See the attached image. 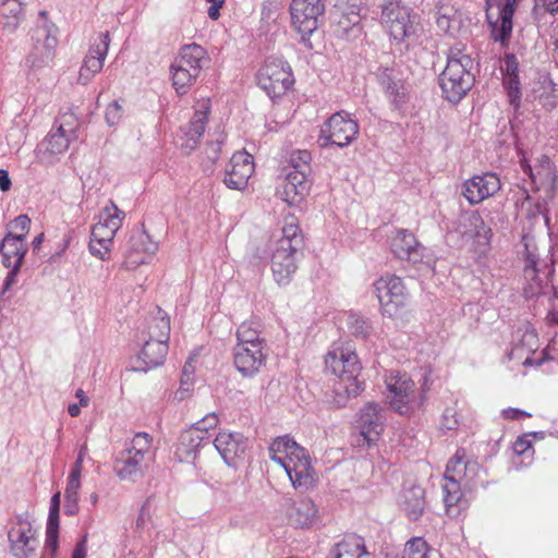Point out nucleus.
<instances>
[{
	"instance_id": "obj_25",
	"label": "nucleus",
	"mask_w": 558,
	"mask_h": 558,
	"mask_svg": "<svg viewBox=\"0 0 558 558\" xmlns=\"http://www.w3.org/2000/svg\"><path fill=\"white\" fill-rule=\"evenodd\" d=\"M168 350L169 347L167 341L148 338L140 352L137 359L138 365L135 369L146 373L149 369L161 365L166 359Z\"/></svg>"
},
{
	"instance_id": "obj_40",
	"label": "nucleus",
	"mask_w": 558,
	"mask_h": 558,
	"mask_svg": "<svg viewBox=\"0 0 558 558\" xmlns=\"http://www.w3.org/2000/svg\"><path fill=\"white\" fill-rule=\"evenodd\" d=\"M476 228L483 229V218L477 211L464 213L457 220L456 231L462 236L472 239V233Z\"/></svg>"
},
{
	"instance_id": "obj_22",
	"label": "nucleus",
	"mask_w": 558,
	"mask_h": 558,
	"mask_svg": "<svg viewBox=\"0 0 558 558\" xmlns=\"http://www.w3.org/2000/svg\"><path fill=\"white\" fill-rule=\"evenodd\" d=\"M70 135L62 125L51 130L37 147V157L40 161L51 163L53 157L68 150Z\"/></svg>"
},
{
	"instance_id": "obj_20",
	"label": "nucleus",
	"mask_w": 558,
	"mask_h": 558,
	"mask_svg": "<svg viewBox=\"0 0 558 558\" xmlns=\"http://www.w3.org/2000/svg\"><path fill=\"white\" fill-rule=\"evenodd\" d=\"M391 251L397 258L416 265L423 259L424 247L417 242L412 232L400 229L392 238Z\"/></svg>"
},
{
	"instance_id": "obj_31",
	"label": "nucleus",
	"mask_w": 558,
	"mask_h": 558,
	"mask_svg": "<svg viewBox=\"0 0 558 558\" xmlns=\"http://www.w3.org/2000/svg\"><path fill=\"white\" fill-rule=\"evenodd\" d=\"M11 550L17 558H33L37 546V541L32 534V529L27 531L22 529H11L9 532Z\"/></svg>"
},
{
	"instance_id": "obj_30",
	"label": "nucleus",
	"mask_w": 558,
	"mask_h": 558,
	"mask_svg": "<svg viewBox=\"0 0 558 558\" xmlns=\"http://www.w3.org/2000/svg\"><path fill=\"white\" fill-rule=\"evenodd\" d=\"M327 558H371L364 539L355 534L344 537L333 545Z\"/></svg>"
},
{
	"instance_id": "obj_26",
	"label": "nucleus",
	"mask_w": 558,
	"mask_h": 558,
	"mask_svg": "<svg viewBox=\"0 0 558 558\" xmlns=\"http://www.w3.org/2000/svg\"><path fill=\"white\" fill-rule=\"evenodd\" d=\"M24 234H13L8 232L2 241H0V253L2 255V264L10 268L13 265L21 267L27 247L24 245Z\"/></svg>"
},
{
	"instance_id": "obj_37",
	"label": "nucleus",
	"mask_w": 558,
	"mask_h": 558,
	"mask_svg": "<svg viewBox=\"0 0 558 558\" xmlns=\"http://www.w3.org/2000/svg\"><path fill=\"white\" fill-rule=\"evenodd\" d=\"M425 507L424 489L414 486L405 493L404 509L410 520L416 521L423 513Z\"/></svg>"
},
{
	"instance_id": "obj_52",
	"label": "nucleus",
	"mask_w": 558,
	"mask_h": 558,
	"mask_svg": "<svg viewBox=\"0 0 558 558\" xmlns=\"http://www.w3.org/2000/svg\"><path fill=\"white\" fill-rule=\"evenodd\" d=\"M504 83L508 88L510 101L513 104L521 95L519 75H506Z\"/></svg>"
},
{
	"instance_id": "obj_19",
	"label": "nucleus",
	"mask_w": 558,
	"mask_h": 558,
	"mask_svg": "<svg viewBox=\"0 0 558 558\" xmlns=\"http://www.w3.org/2000/svg\"><path fill=\"white\" fill-rule=\"evenodd\" d=\"M357 427L367 445H374L384 430L381 409L375 403L364 405L359 415Z\"/></svg>"
},
{
	"instance_id": "obj_61",
	"label": "nucleus",
	"mask_w": 558,
	"mask_h": 558,
	"mask_svg": "<svg viewBox=\"0 0 558 558\" xmlns=\"http://www.w3.org/2000/svg\"><path fill=\"white\" fill-rule=\"evenodd\" d=\"M492 236V230L490 228L486 227L485 222L483 221V229L482 228H476L474 230V232L472 233V239L475 238L477 240H485L486 242L489 241Z\"/></svg>"
},
{
	"instance_id": "obj_42",
	"label": "nucleus",
	"mask_w": 558,
	"mask_h": 558,
	"mask_svg": "<svg viewBox=\"0 0 558 558\" xmlns=\"http://www.w3.org/2000/svg\"><path fill=\"white\" fill-rule=\"evenodd\" d=\"M291 242V246L303 250L304 241L303 235L301 234L300 228L294 222H286L282 228V236L276 242Z\"/></svg>"
},
{
	"instance_id": "obj_23",
	"label": "nucleus",
	"mask_w": 558,
	"mask_h": 558,
	"mask_svg": "<svg viewBox=\"0 0 558 558\" xmlns=\"http://www.w3.org/2000/svg\"><path fill=\"white\" fill-rule=\"evenodd\" d=\"M214 446L228 465L234 464L246 450V441L240 433L220 432L214 440Z\"/></svg>"
},
{
	"instance_id": "obj_64",
	"label": "nucleus",
	"mask_w": 558,
	"mask_h": 558,
	"mask_svg": "<svg viewBox=\"0 0 558 558\" xmlns=\"http://www.w3.org/2000/svg\"><path fill=\"white\" fill-rule=\"evenodd\" d=\"M446 483L442 485V492H461L460 480L445 478Z\"/></svg>"
},
{
	"instance_id": "obj_4",
	"label": "nucleus",
	"mask_w": 558,
	"mask_h": 558,
	"mask_svg": "<svg viewBox=\"0 0 558 558\" xmlns=\"http://www.w3.org/2000/svg\"><path fill=\"white\" fill-rule=\"evenodd\" d=\"M205 48L195 43L184 45L170 65L172 85L179 95H185L196 83L202 70L208 65Z\"/></svg>"
},
{
	"instance_id": "obj_57",
	"label": "nucleus",
	"mask_w": 558,
	"mask_h": 558,
	"mask_svg": "<svg viewBox=\"0 0 558 558\" xmlns=\"http://www.w3.org/2000/svg\"><path fill=\"white\" fill-rule=\"evenodd\" d=\"M221 143H222L221 141L216 140V141H211L207 144L205 154H206L207 159L211 163H215L219 158V155L221 151Z\"/></svg>"
},
{
	"instance_id": "obj_47",
	"label": "nucleus",
	"mask_w": 558,
	"mask_h": 558,
	"mask_svg": "<svg viewBox=\"0 0 558 558\" xmlns=\"http://www.w3.org/2000/svg\"><path fill=\"white\" fill-rule=\"evenodd\" d=\"M281 9V1L266 0L262 7V19L265 21H276Z\"/></svg>"
},
{
	"instance_id": "obj_29",
	"label": "nucleus",
	"mask_w": 558,
	"mask_h": 558,
	"mask_svg": "<svg viewBox=\"0 0 558 558\" xmlns=\"http://www.w3.org/2000/svg\"><path fill=\"white\" fill-rule=\"evenodd\" d=\"M330 19L335 35L341 39H351L361 33V15H351L335 8L330 12Z\"/></svg>"
},
{
	"instance_id": "obj_50",
	"label": "nucleus",
	"mask_w": 558,
	"mask_h": 558,
	"mask_svg": "<svg viewBox=\"0 0 558 558\" xmlns=\"http://www.w3.org/2000/svg\"><path fill=\"white\" fill-rule=\"evenodd\" d=\"M2 5L4 10L2 12L3 19L17 17L24 19L22 3L17 0H3Z\"/></svg>"
},
{
	"instance_id": "obj_28",
	"label": "nucleus",
	"mask_w": 558,
	"mask_h": 558,
	"mask_svg": "<svg viewBox=\"0 0 558 558\" xmlns=\"http://www.w3.org/2000/svg\"><path fill=\"white\" fill-rule=\"evenodd\" d=\"M289 524L296 529L310 527L317 519V508L313 500L294 501L287 510Z\"/></svg>"
},
{
	"instance_id": "obj_63",
	"label": "nucleus",
	"mask_w": 558,
	"mask_h": 558,
	"mask_svg": "<svg viewBox=\"0 0 558 558\" xmlns=\"http://www.w3.org/2000/svg\"><path fill=\"white\" fill-rule=\"evenodd\" d=\"M71 558H86V536L75 546Z\"/></svg>"
},
{
	"instance_id": "obj_12",
	"label": "nucleus",
	"mask_w": 558,
	"mask_h": 558,
	"mask_svg": "<svg viewBox=\"0 0 558 558\" xmlns=\"http://www.w3.org/2000/svg\"><path fill=\"white\" fill-rule=\"evenodd\" d=\"M383 22L389 28L390 35L397 41H402L416 33L415 16L410 9L399 3H389L383 8Z\"/></svg>"
},
{
	"instance_id": "obj_54",
	"label": "nucleus",
	"mask_w": 558,
	"mask_h": 558,
	"mask_svg": "<svg viewBox=\"0 0 558 558\" xmlns=\"http://www.w3.org/2000/svg\"><path fill=\"white\" fill-rule=\"evenodd\" d=\"M80 487H81L80 477H75V475H69L66 488L64 492V499L77 500Z\"/></svg>"
},
{
	"instance_id": "obj_24",
	"label": "nucleus",
	"mask_w": 558,
	"mask_h": 558,
	"mask_svg": "<svg viewBox=\"0 0 558 558\" xmlns=\"http://www.w3.org/2000/svg\"><path fill=\"white\" fill-rule=\"evenodd\" d=\"M380 85L389 98L393 110L402 112L409 100L408 90L401 78L395 75L393 70L385 69L380 76Z\"/></svg>"
},
{
	"instance_id": "obj_17",
	"label": "nucleus",
	"mask_w": 558,
	"mask_h": 558,
	"mask_svg": "<svg viewBox=\"0 0 558 558\" xmlns=\"http://www.w3.org/2000/svg\"><path fill=\"white\" fill-rule=\"evenodd\" d=\"M124 216V213L111 203V207H106L101 215L104 221H99L93 227L90 235L98 241V244L106 252H109V245L120 229Z\"/></svg>"
},
{
	"instance_id": "obj_55",
	"label": "nucleus",
	"mask_w": 558,
	"mask_h": 558,
	"mask_svg": "<svg viewBox=\"0 0 558 558\" xmlns=\"http://www.w3.org/2000/svg\"><path fill=\"white\" fill-rule=\"evenodd\" d=\"M501 70L505 71V75H519V62L513 53L505 54Z\"/></svg>"
},
{
	"instance_id": "obj_8",
	"label": "nucleus",
	"mask_w": 558,
	"mask_h": 558,
	"mask_svg": "<svg viewBox=\"0 0 558 558\" xmlns=\"http://www.w3.org/2000/svg\"><path fill=\"white\" fill-rule=\"evenodd\" d=\"M359 129L357 121L348 112H336L322 125L317 143L322 148L329 145L345 147L356 138Z\"/></svg>"
},
{
	"instance_id": "obj_9",
	"label": "nucleus",
	"mask_w": 558,
	"mask_h": 558,
	"mask_svg": "<svg viewBox=\"0 0 558 558\" xmlns=\"http://www.w3.org/2000/svg\"><path fill=\"white\" fill-rule=\"evenodd\" d=\"M374 287L383 315L393 317L405 305L408 291L400 277L393 275L381 277Z\"/></svg>"
},
{
	"instance_id": "obj_45",
	"label": "nucleus",
	"mask_w": 558,
	"mask_h": 558,
	"mask_svg": "<svg viewBox=\"0 0 558 558\" xmlns=\"http://www.w3.org/2000/svg\"><path fill=\"white\" fill-rule=\"evenodd\" d=\"M444 502L448 514L456 515L463 507L465 501L462 499L461 492H442Z\"/></svg>"
},
{
	"instance_id": "obj_34",
	"label": "nucleus",
	"mask_w": 558,
	"mask_h": 558,
	"mask_svg": "<svg viewBox=\"0 0 558 558\" xmlns=\"http://www.w3.org/2000/svg\"><path fill=\"white\" fill-rule=\"evenodd\" d=\"M155 312V315L148 323V338L168 342L170 337V317L159 306L156 307Z\"/></svg>"
},
{
	"instance_id": "obj_5",
	"label": "nucleus",
	"mask_w": 558,
	"mask_h": 558,
	"mask_svg": "<svg viewBox=\"0 0 558 558\" xmlns=\"http://www.w3.org/2000/svg\"><path fill=\"white\" fill-rule=\"evenodd\" d=\"M326 9V0H292L290 15L292 27L300 35L303 45L312 49L311 36L318 28V19Z\"/></svg>"
},
{
	"instance_id": "obj_33",
	"label": "nucleus",
	"mask_w": 558,
	"mask_h": 558,
	"mask_svg": "<svg viewBox=\"0 0 558 558\" xmlns=\"http://www.w3.org/2000/svg\"><path fill=\"white\" fill-rule=\"evenodd\" d=\"M59 511L60 493L51 497L47 527H46V548L52 553L57 551L59 543Z\"/></svg>"
},
{
	"instance_id": "obj_2",
	"label": "nucleus",
	"mask_w": 558,
	"mask_h": 558,
	"mask_svg": "<svg viewBox=\"0 0 558 558\" xmlns=\"http://www.w3.org/2000/svg\"><path fill=\"white\" fill-rule=\"evenodd\" d=\"M271 459L288 474L294 488L307 490L316 483V473L307 451L289 436L278 437L270 446Z\"/></svg>"
},
{
	"instance_id": "obj_1",
	"label": "nucleus",
	"mask_w": 558,
	"mask_h": 558,
	"mask_svg": "<svg viewBox=\"0 0 558 558\" xmlns=\"http://www.w3.org/2000/svg\"><path fill=\"white\" fill-rule=\"evenodd\" d=\"M326 367L338 377L333 385V401L337 408L345 405L349 398H355L365 388V381L360 379L362 366L357 355L351 350H337L326 355Z\"/></svg>"
},
{
	"instance_id": "obj_18",
	"label": "nucleus",
	"mask_w": 558,
	"mask_h": 558,
	"mask_svg": "<svg viewBox=\"0 0 558 558\" xmlns=\"http://www.w3.org/2000/svg\"><path fill=\"white\" fill-rule=\"evenodd\" d=\"M109 44L110 35L109 32H106L99 36V43L90 47L80 70L78 82L81 84L86 85L92 77L100 72L108 52Z\"/></svg>"
},
{
	"instance_id": "obj_15",
	"label": "nucleus",
	"mask_w": 558,
	"mask_h": 558,
	"mask_svg": "<svg viewBox=\"0 0 558 558\" xmlns=\"http://www.w3.org/2000/svg\"><path fill=\"white\" fill-rule=\"evenodd\" d=\"M264 350L265 347H258V344L252 347L234 345L233 364L243 377L251 378L260 372L267 357Z\"/></svg>"
},
{
	"instance_id": "obj_51",
	"label": "nucleus",
	"mask_w": 558,
	"mask_h": 558,
	"mask_svg": "<svg viewBox=\"0 0 558 558\" xmlns=\"http://www.w3.org/2000/svg\"><path fill=\"white\" fill-rule=\"evenodd\" d=\"M122 116V107L117 100L108 105L105 113V119L110 126L117 125L120 122Z\"/></svg>"
},
{
	"instance_id": "obj_43",
	"label": "nucleus",
	"mask_w": 558,
	"mask_h": 558,
	"mask_svg": "<svg viewBox=\"0 0 558 558\" xmlns=\"http://www.w3.org/2000/svg\"><path fill=\"white\" fill-rule=\"evenodd\" d=\"M151 437L147 433H137L131 440L130 446L126 448L131 452L136 454H143V457H151Z\"/></svg>"
},
{
	"instance_id": "obj_7",
	"label": "nucleus",
	"mask_w": 558,
	"mask_h": 558,
	"mask_svg": "<svg viewBox=\"0 0 558 558\" xmlns=\"http://www.w3.org/2000/svg\"><path fill=\"white\" fill-rule=\"evenodd\" d=\"M256 80L271 99L284 95L294 82L290 65L279 58L267 59L258 70Z\"/></svg>"
},
{
	"instance_id": "obj_59",
	"label": "nucleus",
	"mask_w": 558,
	"mask_h": 558,
	"mask_svg": "<svg viewBox=\"0 0 558 558\" xmlns=\"http://www.w3.org/2000/svg\"><path fill=\"white\" fill-rule=\"evenodd\" d=\"M502 415L505 418H508V420H520L523 417L531 416V414L529 412L520 410V409H513V408L504 410Z\"/></svg>"
},
{
	"instance_id": "obj_3",
	"label": "nucleus",
	"mask_w": 558,
	"mask_h": 558,
	"mask_svg": "<svg viewBox=\"0 0 558 558\" xmlns=\"http://www.w3.org/2000/svg\"><path fill=\"white\" fill-rule=\"evenodd\" d=\"M472 68L473 60L463 47L456 45L448 50L447 65L439 75V86L448 101L459 102L471 90L475 81Z\"/></svg>"
},
{
	"instance_id": "obj_62",
	"label": "nucleus",
	"mask_w": 558,
	"mask_h": 558,
	"mask_svg": "<svg viewBox=\"0 0 558 558\" xmlns=\"http://www.w3.org/2000/svg\"><path fill=\"white\" fill-rule=\"evenodd\" d=\"M12 182L9 177V172L4 169H0V190L7 192L11 189Z\"/></svg>"
},
{
	"instance_id": "obj_21",
	"label": "nucleus",
	"mask_w": 558,
	"mask_h": 558,
	"mask_svg": "<svg viewBox=\"0 0 558 558\" xmlns=\"http://www.w3.org/2000/svg\"><path fill=\"white\" fill-rule=\"evenodd\" d=\"M208 110L206 107L204 110H196L193 114L190 123L180 129L178 134L177 144L186 154L194 150L203 136L206 123L208 121Z\"/></svg>"
},
{
	"instance_id": "obj_46",
	"label": "nucleus",
	"mask_w": 558,
	"mask_h": 558,
	"mask_svg": "<svg viewBox=\"0 0 558 558\" xmlns=\"http://www.w3.org/2000/svg\"><path fill=\"white\" fill-rule=\"evenodd\" d=\"M525 267L524 274L526 278L533 279L535 275L539 271L538 265V256L531 251L530 244L525 243Z\"/></svg>"
},
{
	"instance_id": "obj_48",
	"label": "nucleus",
	"mask_w": 558,
	"mask_h": 558,
	"mask_svg": "<svg viewBox=\"0 0 558 558\" xmlns=\"http://www.w3.org/2000/svg\"><path fill=\"white\" fill-rule=\"evenodd\" d=\"M440 427L444 430H456L459 427L458 413L454 408H446L442 416Z\"/></svg>"
},
{
	"instance_id": "obj_58",
	"label": "nucleus",
	"mask_w": 558,
	"mask_h": 558,
	"mask_svg": "<svg viewBox=\"0 0 558 558\" xmlns=\"http://www.w3.org/2000/svg\"><path fill=\"white\" fill-rule=\"evenodd\" d=\"M10 268H11V270L7 275L1 294H5L11 289V287L16 282V276L21 269L19 264L13 265Z\"/></svg>"
},
{
	"instance_id": "obj_36",
	"label": "nucleus",
	"mask_w": 558,
	"mask_h": 558,
	"mask_svg": "<svg viewBox=\"0 0 558 558\" xmlns=\"http://www.w3.org/2000/svg\"><path fill=\"white\" fill-rule=\"evenodd\" d=\"M402 558H440V554L424 538L413 537L407 542Z\"/></svg>"
},
{
	"instance_id": "obj_10",
	"label": "nucleus",
	"mask_w": 558,
	"mask_h": 558,
	"mask_svg": "<svg viewBox=\"0 0 558 558\" xmlns=\"http://www.w3.org/2000/svg\"><path fill=\"white\" fill-rule=\"evenodd\" d=\"M33 49L28 53L25 64L29 69H40L47 66L54 57L58 38L56 27L45 24L37 27L32 35Z\"/></svg>"
},
{
	"instance_id": "obj_38",
	"label": "nucleus",
	"mask_w": 558,
	"mask_h": 558,
	"mask_svg": "<svg viewBox=\"0 0 558 558\" xmlns=\"http://www.w3.org/2000/svg\"><path fill=\"white\" fill-rule=\"evenodd\" d=\"M207 439L208 437H205L202 432L192 425L190 428L181 433L179 438V450H181L186 457H190Z\"/></svg>"
},
{
	"instance_id": "obj_14",
	"label": "nucleus",
	"mask_w": 558,
	"mask_h": 558,
	"mask_svg": "<svg viewBox=\"0 0 558 558\" xmlns=\"http://www.w3.org/2000/svg\"><path fill=\"white\" fill-rule=\"evenodd\" d=\"M253 172V156L246 151H238L230 159L223 182L231 190L242 191L247 186L248 179Z\"/></svg>"
},
{
	"instance_id": "obj_35",
	"label": "nucleus",
	"mask_w": 558,
	"mask_h": 558,
	"mask_svg": "<svg viewBox=\"0 0 558 558\" xmlns=\"http://www.w3.org/2000/svg\"><path fill=\"white\" fill-rule=\"evenodd\" d=\"M236 344L241 347H265V340L259 337V324L256 322H244L236 330Z\"/></svg>"
},
{
	"instance_id": "obj_6",
	"label": "nucleus",
	"mask_w": 558,
	"mask_h": 558,
	"mask_svg": "<svg viewBox=\"0 0 558 558\" xmlns=\"http://www.w3.org/2000/svg\"><path fill=\"white\" fill-rule=\"evenodd\" d=\"M386 385L387 399L395 412L407 415L423 404V396L416 398L415 384L408 374L391 372Z\"/></svg>"
},
{
	"instance_id": "obj_60",
	"label": "nucleus",
	"mask_w": 558,
	"mask_h": 558,
	"mask_svg": "<svg viewBox=\"0 0 558 558\" xmlns=\"http://www.w3.org/2000/svg\"><path fill=\"white\" fill-rule=\"evenodd\" d=\"M89 251L94 256L105 259V255L108 253L98 244V241L90 235Z\"/></svg>"
},
{
	"instance_id": "obj_56",
	"label": "nucleus",
	"mask_w": 558,
	"mask_h": 558,
	"mask_svg": "<svg viewBox=\"0 0 558 558\" xmlns=\"http://www.w3.org/2000/svg\"><path fill=\"white\" fill-rule=\"evenodd\" d=\"M10 226L14 230L21 231L22 232L21 234H24V238H25L29 231L31 219L27 215H20L10 222Z\"/></svg>"
},
{
	"instance_id": "obj_13",
	"label": "nucleus",
	"mask_w": 558,
	"mask_h": 558,
	"mask_svg": "<svg viewBox=\"0 0 558 558\" xmlns=\"http://www.w3.org/2000/svg\"><path fill=\"white\" fill-rule=\"evenodd\" d=\"M500 187L498 175L485 172L466 180L462 185V194L471 205H476L496 194Z\"/></svg>"
},
{
	"instance_id": "obj_27",
	"label": "nucleus",
	"mask_w": 558,
	"mask_h": 558,
	"mask_svg": "<svg viewBox=\"0 0 558 558\" xmlns=\"http://www.w3.org/2000/svg\"><path fill=\"white\" fill-rule=\"evenodd\" d=\"M312 172L292 170L286 175L283 184L284 201L289 204L299 203L310 190V175Z\"/></svg>"
},
{
	"instance_id": "obj_44",
	"label": "nucleus",
	"mask_w": 558,
	"mask_h": 558,
	"mask_svg": "<svg viewBox=\"0 0 558 558\" xmlns=\"http://www.w3.org/2000/svg\"><path fill=\"white\" fill-rule=\"evenodd\" d=\"M311 161L312 155L308 150H296L291 154L289 163L293 170L312 172Z\"/></svg>"
},
{
	"instance_id": "obj_11",
	"label": "nucleus",
	"mask_w": 558,
	"mask_h": 558,
	"mask_svg": "<svg viewBox=\"0 0 558 558\" xmlns=\"http://www.w3.org/2000/svg\"><path fill=\"white\" fill-rule=\"evenodd\" d=\"M303 250L291 246V242H276L271 254V270L279 286H287L298 269Z\"/></svg>"
},
{
	"instance_id": "obj_39",
	"label": "nucleus",
	"mask_w": 558,
	"mask_h": 558,
	"mask_svg": "<svg viewBox=\"0 0 558 558\" xmlns=\"http://www.w3.org/2000/svg\"><path fill=\"white\" fill-rule=\"evenodd\" d=\"M347 326L351 335L363 340L367 339L373 332L372 323L356 313L348 314Z\"/></svg>"
},
{
	"instance_id": "obj_49",
	"label": "nucleus",
	"mask_w": 558,
	"mask_h": 558,
	"mask_svg": "<svg viewBox=\"0 0 558 558\" xmlns=\"http://www.w3.org/2000/svg\"><path fill=\"white\" fill-rule=\"evenodd\" d=\"M363 0H337L335 8L350 13L351 15H361L363 8Z\"/></svg>"
},
{
	"instance_id": "obj_53",
	"label": "nucleus",
	"mask_w": 558,
	"mask_h": 558,
	"mask_svg": "<svg viewBox=\"0 0 558 558\" xmlns=\"http://www.w3.org/2000/svg\"><path fill=\"white\" fill-rule=\"evenodd\" d=\"M218 416L215 413H210L197 421L193 426L207 437L208 430L215 428L218 425Z\"/></svg>"
},
{
	"instance_id": "obj_41",
	"label": "nucleus",
	"mask_w": 558,
	"mask_h": 558,
	"mask_svg": "<svg viewBox=\"0 0 558 558\" xmlns=\"http://www.w3.org/2000/svg\"><path fill=\"white\" fill-rule=\"evenodd\" d=\"M464 451L458 450L448 461L444 478L461 480L464 476L466 464L464 463Z\"/></svg>"
},
{
	"instance_id": "obj_16",
	"label": "nucleus",
	"mask_w": 558,
	"mask_h": 558,
	"mask_svg": "<svg viewBox=\"0 0 558 558\" xmlns=\"http://www.w3.org/2000/svg\"><path fill=\"white\" fill-rule=\"evenodd\" d=\"M150 461L151 457H143L125 449L119 453L114 470L120 480L134 483L145 475Z\"/></svg>"
},
{
	"instance_id": "obj_32",
	"label": "nucleus",
	"mask_w": 558,
	"mask_h": 558,
	"mask_svg": "<svg viewBox=\"0 0 558 558\" xmlns=\"http://www.w3.org/2000/svg\"><path fill=\"white\" fill-rule=\"evenodd\" d=\"M217 484L215 489L220 494L225 502L239 505L247 497L248 486L240 476H234L232 480Z\"/></svg>"
}]
</instances>
